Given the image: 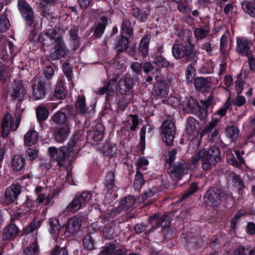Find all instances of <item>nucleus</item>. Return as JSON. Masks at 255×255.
<instances>
[{
	"mask_svg": "<svg viewBox=\"0 0 255 255\" xmlns=\"http://www.w3.org/2000/svg\"><path fill=\"white\" fill-rule=\"evenodd\" d=\"M194 49V46L189 43L175 42L172 46V53L176 59L185 58L188 61L196 62L198 59V52Z\"/></svg>",
	"mask_w": 255,
	"mask_h": 255,
	"instance_id": "1",
	"label": "nucleus"
},
{
	"mask_svg": "<svg viewBox=\"0 0 255 255\" xmlns=\"http://www.w3.org/2000/svg\"><path fill=\"white\" fill-rule=\"evenodd\" d=\"M67 116L62 111L56 112L51 118V124L53 128L71 126V121H76V113L72 106H67L64 109Z\"/></svg>",
	"mask_w": 255,
	"mask_h": 255,
	"instance_id": "2",
	"label": "nucleus"
},
{
	"mask_svg": "<svg viewBox=\"0 0 255 255\" xmlns=\"http://www.w3.org/2000/svg\"><path fill=\"white\" fill-rule=\"evenodd\" d=\"M63 147H61L58 150L55 147H50L48 148L49 155L53 160L56 161L57 165L60 167H63L65 169H72V164L73 162L71 155H69L68 151H65L64 156L60 155L61 149Z\"/></svg>",
	"mask_w": 255,
	"mask_h": 255,
	"instance_id": "3",
	"label": "nucleus"
},
{
	"mask_svg": "<svg viewBox=\"0 0 255 255\" xmlns=\"http://www.w3.org/2000/svg\"><path fill=\"white\" fill-rule=\"evenodd\" d=\"M81 134L80 131H76L69 141L66 147L61 149L60 155L64 156L65 151H68L69 155H71L73 162L76 158V155L81 150L84 145H82Z\"/></svg>",
	"mask_w": 255,
	"mask_h": 255,
	"instance_id": "4",
	"label": "nucleus"
},
{
	"mask_svg": "<svg viewBox=\"0 0 255 255\" xmlns=\"http://www.w3.org/2000/svg\"><path fill=\"white\" fill-rule=\"evenodd\" d=\"M183 111L187 114L197 115L200 120L204 119L208 115L206 108L201 106L198 103L193 100L190 101L187 99L183 102Z\"/></svg>",
	"mask_w": 255,
	"mask_h": 255,
	"instance_id": "5",
	"label": "nucleus"
},
{
	"mask_svg": "<svg viewBox=\"0 0 255 255\" xmlns=\"http://www.w3.org/2000/svg\"><path fill=\"white\" fill-rule=\"evenodd\" d=\"M91 197L90 193L87 191L77 194L66 208L67 212H75L85 207Z\"/></svg>",
	"mask_w": 255,
	"mask_h": 255,
	"instance_id": "6",
	"label": "nucleus"
},
{
	"mask_svg": "<svg viewBox=\"0 0 255 255\" xmlns=\"http://www.w3.org/2000/svg\"><path fill=\"white\" fill-rule=\"evenodd\" d=\"M222 197V191L220 189L211 187L205 192L203 201L207 206L215 207L220 204Z\"/></svg>",
	"mask_w": 255,
	"mask_h": 255,
	"instance_id": "7",
	"label": "nucleus"
},
{
	"mask_svg": "<svg viewBox=\"0 0 255 255\" xmlns=\"http://www.w3.org/2000/svg\"><path fill=\"white\" fill-rule=\"evenodd\" d=\"M134 83L133 78L126 74L118 82L117 90L122 95H130L133 92Z\"/></svg>",
	"mask_w": 255,
	"mask_h": 255,
	"instance_id": "8",
	"label": "nucleus"
},
{
	"mask_svg": "<svg viewBox=\"0 0 255 255\" xmlns=\"http://www.w3.org/2000/svg\"><path fill=\"white\" fill-rule=\"evenodd\" d=\"M162 140L168 145L172 144L176 131L174 123L170 120H167L163 123L161 127Z\"/></svg>",
	"mask_w": 255,
	"mask_h": 255,
	"instance_id": "9",
	"label": "nucleus"
},
{
	"mask_svg": "<svg viewBox=\"0 0 255 255\" xmlns=\"http://www.w3.org/2000/svg\"><path fill=\"white\" fill-rule=\"evenodd\" d=\"M20 118L16 117L14 120H12V116L9 114H6L1 124V133L3 137H6L9 134L10 130L15 131L19 126Z\"/></svg>",
	"mask_w": 255,
	"mask_h": 255,
	"instance_id": "10",
	"label": "nucleus"
},
{
	"mask_svg": "<svg viewBox=\"0 0 255 255\" xmlns=\"http://www.w3.org/2000/svg\"><path fill=\"white\" fill-rule=\"evenodd\" d=\"M167 167V174L171 179L175 182H178L184 174L186 164L184 162H177L172 165H169Z\"/></svg>",
	"mask_w": 255,
	"mask_h": 255,
	"instance_id": "11",
	"label": "nucleus"
},
{
	"mask_svg": "<svg viewBox=\"0 0 255 255\" xmlns=\"http://www.w3.org/2000/svg\"><path fill=\"white\" fill-rule=\"evenodd\" d=\"M96 228L102 230L104 236L108 239H112L116 236L115 227L106 218H100L95 223L93 224Z\"/></svg>",
	"mask_w": 255,
	"mask_h": 255,
	"instance_id": "12",
	"label": "nucleus"
},
{
	"mask_svg": "<svg viewBox=\"0 0 255 255\" xmlns=\"http://www.w3.org/2000/svg\"><path fill=\"white\" fill-rule=\"evenodd\" d=\"M17 6L27 25L31 26L34 22V12L30 5L25 0H18Z\"/></svg>",
	"mask_w": 255,
	"mask_h": 255,
	"instance_id": "13",
	"label": "nucleus"
},
{
	"mask_svg": "<svg viewBox=\"0 0 255 255\" xmlns=\"http://www.w3.org/2000/svg\"><path fill=\"white\" fill-rule=\"evenodd\" d=\"M236 43V50L238 54L244 56H249L251 54V48L253 45L252 39L244 36L237 37Z\"/></svg>",
	"mask_w": 255,
	"mask_h": 255,
	"instance_id": "14",
	"label": "nucleus"
},
{
	"mask_svg": "<svg viewBox=\"0 0 255 255\" xmlns=\"http://www.w3.org/2000/svg\"><path fill=\"white\" fill-rule=\"evenodd\" d=\"M69 50L62 37L56 39L54 50L50 53V58L53 60H58L65 57L68 53Z\"/></svg>",
	"mask_w": 255,
	"mask_h": 255,
	"instance_id": "15",
	"label": "nucleus"
},
{
	"mask_svg": "<svg viewBox=\"0 0 255 255\" xmlns=\"http://www.w3.org/2000/svg\"><path fill=\"white\" fill-rule=\"evenodd\" d=\"M168 85L163 80L156 81L153 87L152 95L157 99L165 98L168 94Z\"/></svg>",
	"mask_w": 255,
	"mask_h": 255,
	"instance_id": "16",
	"label": "nucleus"
},
{
	"mask_svg": "<svg viewBox=\"0 0 255 255\" xmlns=\"http://www.w3.org/2000/svg\"><path fill=\"white\" fill-rule=\"evenodd\" d=\"M134 202L135 199L132 196L126 197L121 201L117 207L112 209L110 213L111 216L114 217L124 210H128L133 206Z\"/></svg>",
	"mask_w": 255,
	"mask_h": 255,
	"instance_id": "17",
	"label": "nucleus"
},
{
	"mask_svg": "<svg viewBox=\"0 0 255 255\" xmlns=\"http://www.w3.org/2000/svg\"><path fill=\"white\" fill-rule=\"evenodd\" d=\"M19 232V228L15 224L11 223L3 229L1 238L3 240H12L18 236Z\"/></svg>",
	"mask_w": 255,
	"mask_h": 255,
	"instance_id": "18",
	"label": "nucleus"
},
{
	"mask_svg": "<svg viewBox=\"0 0 255 255\" xmlns=\"http://www.w3.org/2000/svg\"><path fill=\"white\" fill-rule=\"evenodd\" d=\"M26 93L24 86L21 83L18 82L13 85L10 91V95L13 99H17L20 101L23 99Z\"/></svg>",
	"mask_w": 255,
	"mask_h": 255,
	"instance_id": "19",
	"label": "nucleus"
},
{
	"mask_svg": "<svg viewBox=\"0 0 255 255\" xmlns=\"http://www.w3.org/2000/svg\"><path fill=\"white\" fill-rule=\"evenodd\" d=\"M163 52V46L162 45H159L156 48L153 63L157 66L161 67H167L169 66V62L162 56Z\"/></svg>",
	"mask_w": 255,
	"mask_h": 255,
	"instance_id": "20",
	"label": "nucleus"
},
{
	"mask_svg": "<svg viewBox=\"0 0 255 255\" xmlns=\"http://www.w3.org/2000/svg\"><path fill=\"white\" fill-rule=\"evenodd\" d=\"M21 187L19 185L12 184L5 192V200L7 203L13 202L20 194Z\"/></svg>",
	"mask_w": 255,
	"mask_h": 255,
	"instance_id": "21",
	"label": "nucleus"
},
{
	"mask_svg": "<svg viewBox=\"0 0 255 255\" xmlns=\"http://www.w3.org/2000/svg\"><path fill=\"white\" fill-rule=\"evenodd\" d=\"M46 82L39 80L32 85L33 95L37 100L42 99L46 95Z\"/></svg>",
	"mask_w": 255,
	"mask_h": 255,
	"instance_id": "22",
	"label": "nucleus"
},
{
	"mask_svg": "<svg viewBox=\"0 0 255 255\" xmlns=\"http://www.w3.org/2000/svg\"><path fill=\"white\" fill-rule=\"evenodd\" d=\"M118 77L115 76L110 79L104 87L100 88L98 92L99 95H103L107 93L106 99H109L110 96H113L115 92L114 85L117 81Z\"/></svg>",
	"mask_w": 255,
	"mask_h": 255,
	"instance_id": "23",
	"label": "nucleus"
},
{
	"mask_svg": "<svg viewBox=\"0 0 255 255\" xmlns=\"http://www.w3.org/2000/svg\"><path fill=\"white\" fill-rule=\"evenodd\" d=\"M194 83L197 91L205 92L210 88L211 79L209 77H197L195 79Z\"/></svg>",
	"mask_w": 255,
	"mask_h": 255,
	"instance_id": "24",
	"label": "nucleus"
},
{
	"mask_svg": "<svg viewBox=\"0 0 255 255\" xmlns=\"http://www.w3.org/2000/svg\"><path fill=\"white\" fill-rule=\"evenodd\" d=\"M187 134L190 136V138H194L198 134V128L199 123L198 121L193 117H189L186 123Z\"/></svg>",
	"mask_w": 255,
	"mask_h": 255,
	"instance_id": "25",
	"label": "nucleus"
},
{
	"mask_svg": "<svg viewBox=\"0 0 255 255\" xmlns=\"http://www.w3.org/2000/svg\"><path fill=\"white\" fill-rule=\"evenodd\" d=\"M82 219L77 216H73L70 218L68 221V224L66 226V230L67 232L74 234L77 232L81 227Z\"/></svg>",
	"mask_w": 255,
	"mask_h": 255,
	"instance_id": "26",
	"label": "nucleus"
},
{
	"mask_svg": "<svg viewBox=\"0 0 255 255\" xmlns=\"http://www.w3.org/2000/svg\"><path fill=\"white\" fill-rule=\"evenodd\" d=\"M108 18L106 17H102L100 21L94 24L91 28V31L94 32L95 36L97 38H100L103 34L107 23Z\"/></svg>",
	"mask_w": 255,
	"mask_h": 255,
	"instance_id": "27",
	"label": "nucleus"
},
{
	"mask_svg": "<svg viewBox=\"0 0 255 255\" xmlns=\"http://www.w3.org/2000/svg\"><path fill=\"white\" fill-rule=\"evenodd\" d=\"M148 221L151 224L155 222L157 227L161 226L164 228L168 227L170 223V217L167 215H163L160 217L155 215L150 217L149 218Z\"/></svg>",
	"mask_w": 255,
	"mask_h": 255,
	"instance_id": "28",
	"label": "nucleus"
},
{
	"mask_svg": "<svg viewBox=\"0 0 255 255\" xmlns=\"http://www.w3.org/2000/svg\"><path fill=\"white\" fill-rule=\"evenodd\" d=\"M70 126H65L62 127L55 128V139L59 142H62L66 140L70 132Z\"/></svg>",
	"mask_w": 255,
	"mask_h": 255,
	"instance_id": "29",
	"label": "nucleus"
},
{
	"mask_svg": "<svg viewBox=\"0 0 255 255\" xmlns=\"http://www.w3.org/2000/svg\"><path fill=\"white\" fill-rule=\"evenodd\" d=\"M11 167L16 171L22 170L25 166V159L20 155H15L10 161Z\"/></svg>",
	"mask_w": 255,
	"mask_h": 255,
	"instance_id": "30",
	"label": "nucleus"
},
{
	"mask_svg": "<svg viewBox=\"0 0 255 255\" xmlns=\"http://www.w3.org/2000/svg\"><path fill=\"white\" fill-rule=\"evenodd\" d=\"M125 130L128 131H135L137 128L139 124L138 116L136 115H130V118L128 119L125 123Z\"/></svg>",
	"mask_w": 255,
	"mask_h": 255,
	"instance_id": "31",
	"label": "nucleus"
},
{
	"mask_svg": "<svg viewBox=\"0 0 255 255\" xmlns=\"http://www.w3.org/2000/svg\"><path fill=\"white\" fill-rule=\"evenodd\" d=\"M93 128V138L95 141L102 140L104 137V132L105 131V127L103 124L97 123L95 124Z\"/></svg>",
	"mask_w": 255,
	"mask_h": 255,
	"instance_id": "32",
	"label": "nucleus"
},
{
	"mask_svg": "<svg viewBox=\"0 0 255 255\" xmlns=\"http://www.w3.org/2000/svg\"><path fill=\"white\" fill-rule=\"evenodd\" d=\"M129 38V37H127V36L121 35V37L117 39L115 44V48L118 53L123 52L128 47Z\"/></svg>",
	"mask_w": 255,
	"mask_h": 255,
	"instance_id": "33",
	"label": "nucleus"
},
{
	"mask_svg": "<svg viewBox=\"0 0 255 255\" xmlns=\"http://www.w3.org/2000/svg\"><path fill=\"white\" fill-rule=\"evenodd\" d=\"M75 107L78 114L84 115L87 113L88 108L86 105L85 97L84 96H78L75 103Z\"/></svg>",
	"mask_w": 255,
	"mask_h": 255,
	"instance_id": "34",
	"label": "nucleus"
},
{
	"mask_svg": "<svg viewBox=\"0 0 255 255\" xmlns=\"http://www.w3.org/2000/svg\"><path fill=\"white\" fill-rule=\"evenodd\" d=\"M132 33L133 30L130 21L128 18H124L121 27V35L130 37Z\"/></svg>",
	"mask_w": 255,
	"mask_h": 255,
	"instance_id": "35",
	"label": "nucleus"
},
{
	"mask_svg": "<svg viewBox=\"0 0 255 255\" xmlns=\"http://www.w3.org/2000/svg\"><path fill=\"white\" fill-rule=\"evenodd\" d=\"M218 161L204 153L202 158V167L204 170H209L216 164Z\"/></svg>",
	"mask_w": 255,
	"mask_h": 255,
	"instance_id": "36",
	"label": "nucleus"
},
{
	"mask_svg": "<svg viewBox=\"0 0 255 255\" xmlns=\"http://www.w3.org/2000/svg\"><path fill=\"white\" fill-rule=\"evenodd\" d=\"M38 138V134L36 131H29L24 135V144L27 146H31L37 142Z\"/></svg>",
	"mask_w": 255,
	"mask_h": 255,
	"instance_id": "37",
	"label": "nucleus"
},
{
	"mask_svg": "<svg viewBox=\"0 0 255 255\" xmlns=\"http://www.w3.org/2000/svg\"><path fill=\"white\" fill-rule=\"evenodd\" d=\"M255 251L249 246L240 245L234 251L233 255H255Z\"/></svg>",
	"mask_w": 255,
	"mask_h": 255,
	"instance_id": "38",
	"label": "nucleus"
},
{
	"mask_svg": "<svg viewBox=\"0 0 255 255\" xmlns=\"http://www.w3.org/2000/svg\"><path fill=\"white\" fill-rule=\"evenodd\" d=\"M36 116L37 121L41 123L47 119L49 111L45 107L39 106L36 109Z\"/></svg>",
	"mask_w": 255,
	"mask_h": 255,
	"instance_id": "39",
	"label": "nucleus"
},
{
	"mask_svg": "<svg viewBox=\"0 0 255 255\" xmlns=\"http://www.w3.org/2000/svg\"><path fill=\"white\" fill-rule=\"evenodd\" d=\"M204 152V153L208 155L209 157L210 156L212 158L216 159L217 161H219L221 157V153L219 148L215 145H213L211 146L210 149L208 150L203 149H202Z\"/></svg>",
	"mask_w": 255,
	"mask_h": 255,
	"instance_id": "40",
	"label": "nucleus"
},
{
	"mask_svg": "<svg viewBox=\"0 0 255 255\" xmlns=\"http://www.w3.org/2000/svg\"><path fill=\"white\" fill-rule=\"evenodd\" d=\"M39 248L36 240L23 250V255H39Z\"/></svg>",
	"mask_w": 255,
	"mask_h": 255,
	"instance_id": "41",
	"label": "nucleus"
},
{
	"mask_svg": "<svg viewBox=\"0 0 255 255\" xmlns=\"http://www.w3.org/2000/svg\"><path fill=\"white\" fill-rule=\"evenodd\" d=\"M226 135L228 138L231 139L232 141H235L237 140L239 134L240 129L236 126H231L226 128Z\"/></svg>",
	"mask_w": 255,
	"mask_h": 255,
	"instance_id": "42",
	"label": "nucleus"
},
{
	"mask_svg": "<svg viewBox=\"0 0 255 255\" xmlns=\"http://www.w3.org/2000/svg\"><path fill=\"white\" fill-rule=\"evenodd\" d=\"M242 7L246 13L252 17H255V6L252 1L245 0L242 2Z\"/></svg>",
	"mask_w": 255,
	"mask_h": 255,
	"instance_id": "43",
	"label": "nucleus"
},
{
	"mask_svg": "<svg viewBox=\"0 0 255 255\" xmlns=\"http://www.w3.org/2000/svg\"><path fill=\"white\" fill-rule=\"evenodd\" d=\"M149 42V37L148 35H145L141 39L138 50L141 52L143 56L147 55L148 52V46Z\"/></svg>",
	"mask_w": 255,
	"mask_h": 255,
	"instance_id": "44",
	"label": "nucleus"
},
{
	"mask_svg": "<svg viewBox=\"0 0 255 255\" xmlns=\"http://www.w3.org/2000/svg\"><path fill=\"white\" fill-rule=\"evenodd\" d=\"M210 32V29L208 25H205L203 27L196 28L194 30V34L197 38L202 39L207 37Z\"/></svg>",
	"mask_w": 255,
	"mask_h": 255,
	"instance_id": "45",
	"label": "nucleus"
},
{
	"mask_svg": "<svg viewBox=\"0 0 255 255\" xmlns=\"http://www.w3.org/2000/svg\"><path fill=\"white\" fill-rule=\"evenodd\" d=\"M84 248L87 250H92L95 248V242L92 236L88 234L82 239Z\"/></svg>",
	"mask_w": 255,
	"mask_h": 255,
	"instance_id": "46",
	"label": "nucleus"
},
{
	"mask_svg": "<svg viewBox=\"0 0 255 255\" xmlns=\"http://www.w3.org/2000/svg\"><path fill=\"white\" fill-rule=\"evenodd\" d=\"M78 32V27L76 26L71 27L69 31L70 39L73 42V45L75 48H77L79 46V40L77 35Z\"/></svg>",
	"mask_w": 255,
	"mask_h": 255,
	"instance_id": "47",
	"label": "nucleus"
},
{
	"mask_svg": "<svg viewBox=\"0 0 255 255\" xmlns=\"http://www.w3.org/2000/svg\"><path fill=\"white\" fill-rule=\"evenodd\" d=\"M66 90L61 82L55 89L53 96L57 99H63L66 96Z\"/></svg>",
	"mask_w": 255,
	"mask_h": 255,
	"instance_id": "48",
	"label": "nucleus"
},
{
	"mask_svg": "<svg viewBox=\"0 0 255 255\" xmlns=\"http://www.w3.org/2000/svg\"><path fill=\"white\" fill-rule=\"evenodd\" d=\"M10 22L5 14L0 15V32H4L10 27Z\"/></svg>",
	"mask_w": 255,
	"mask_h": 255,
	"instance_id": "49",
	"label": "nucleus"
},
{
	"mask_svg": "<svg viewBox=\"0 0 255 255\" xmlns=\"http://www.w3.org/2000/svg\"><path fill=\"white\" fill-rule=\"evenodd\" d=\"M116 250L115 245L113 243H107L102 247L101 251L98 255H111Z\"/></svg>",
	"mask_w": 255,
	"mask_h": 255,
	"instance_id": "50",
	"label": "nucleus"
},
{
	"mask_svg": "<svg viewBox=\"0 0 255 255\" xmlns=\"http://www.w3.org/2000/svg\"><path fill=\"white\" fill-rule=\"evenodd\" d=\"M144 183V180L142 174L139 171H136V174L133 182V187L137 190L141 189L142 185Z\"/></svg>",
	"mask_w": 255,
	"mask_h": 255,
	"instance_id": "51",
	"label": "nucleus"
},
{
	"mask_svg": "<svg viewBox=\"0 0 255 255\" xmlns=\"http://www.w3.org/2000/svg\"><path fill=\"white\" fill-rule=\"evenodd\" d=\"M41 224V220L37 219L33 220L31 223L24 229V234H28L33 232L34 230L40 227Z\"/></svg>",
	"mask_w": 255,
	"mask_h": 255,
	"instance_id": "52",
	"label": "nucleus"
},
{
	"mask_svg": "<svg viewBox=\"0 0 255 255\" xmlns=\"http://www.w3.org/2000/svg\"><path fill=\"white\" fill-rule=\"evenodd\" d=\"M49 225L51 234L56 237L58 235L61 227L58 221L55 219H51L49 221Z\"/></svg>",
	"mask_w": 255,
	"mask_h": 255,
	"instance_id": "53",
	"label": "nucleus"
},
{
	"mask_svg": "<svg viewBox=\"0 0 255 255\" xmlns=\"http://www.w3.org/2000/svg\"><path fill=\"white\" fill-rule=\"evenodd\" d=\"M132 15L140 20L142 22H144L147 18V15L145 12H142L141 10L137 7H134L132 9Z\"/></svg>",
	"mask_w": 255,
	"mask_h": 255,
	"instance_id": "54",
	"label": "nucleus"
},
{
	"mask_svg": "<svg viewBox=\"0 0 255 255\" xmlns=\"http://www.w3.org/2000/svg\"><path fill=\"white\" fill-rule=\"evenodd\" d=\"M192 62V64L191 63L187 66L186 70V78L190 81H191L194 78L196 74V69L193 66L196 62Z\"/></svg>",
	"mask_w": 255,
	"mask_h": 255,
	"instance_id": "55",
	"label": "nucleus"
},
{
	"mask_svg": "<svg viewBox=\"0 0 255 255\" xmlns=\"http://www.w3.org/2000/svg\"><path fill=\"white\" fill-rule=\"evenodd\" d=\"M107 180L105 182V186L108 190H111L115 186L114 175L113 172H110L107 174Z\"/></svg>",
	"mask_w": 255,
	"mask_h": 255,
	"instance_id": "56",
	"label": "nucleus"
},
{
	"mask_svg": "<svg viewBox=\"0 0 255 255\" xmlns=\"http://www.w3.org/2000/svg\"><path fill=\"white\" fill-rule=\"evenodd\" d=\"M226 160L229 164L237 168H240V164L243 162L241 159L239 161H237L236 157L232 153H228L227 154Z\"/></svg>",
	"mask_w": 255,
	"mask_h": 255,
	"instance_id": "57",
	"label": "nucleus"
},
{
	"mask_svg": "<svg viewBox=\"0 0 255 255\" xmlns=\"http://www.w3.org/2000/svg\"><path fill=\"white\" fill-rule=\"evenodd\" d=\"M228 38L226 35L223 34L220 39V49L222 54H224L227 51Z\"/></svg>",
	"mask_w": 255,
	"mask_h": 255,
	"instance_id": "58",
	"label": "nucleus"
},
{
	"mask_svg": "<svg viewBox=\"0 0 255 255\" xmlns=\"http://www.w3.org/2000/svg\"><path fill=\"white\" fill-rule=\"evenodd\" d=\"M203 155L204 152L202 150H199L198 152L194 154L192 156L191 159L190 161V164L194 166L196 165L200 160L202 161V158H203Z\"/></svg>",
	"mask_w": 255,
	"mask_h": 255,
	"instance_id": "59",
	"label": "nucleus"
},
{
	"mask_svg": "<svg viewBox=\"0 0 255 255\" xmlns=\"http://www.w3.org/2000/svg\"><path fill=\"white\" fill-rule=\"evenodd\" d=\"M57 33V28H48L46 30L45 32V35L46 36L47 38H49L50 40H54L56 42V39L57 38H59L60 37H56V35Z\"/></svg>",
	"mask_w": 255,
	"mask_h": 255,
	"instance_id": "60",
	"label": "nucleus"
},
{
	"mask_svg": "<svg viewBox=\"0 0 255 255\" xmlns=\"http://www.w3.org/2000/svg\"><path fill=\"white\" fill-rule=\"evenodd\" d=\"M231 106V102L230 98H228L223 106L217 112V114L221 117L225 116Z\"/></svg>",
	"mask_w": 255,
	"mask_h": 255,
	"instance_id": "61",
	"label": "nucleus"
},
{
	"mask_svg": "<svg viewBox=\"0 0 255 255\" xmlns=\"http://www.w3.org/2000/svg\"><path fill=\"white\" fill-rule=\"evenodd\" d=\"M148 160L144 157L139 158L138 161L136 163V171L140 172L141 170H144L145 168L143 167L148 165Z\"/></svg>",
	"mask_w": 255,
	"mask_h": 255,
	"instance_id": "62",
	"label": "nucleus"
},
{
	"mask_svg": "<svg viewBox=\"0 0 255 255\" xmlns=\"http://www.w3.org/2000/svg\"><path fill=\"white\" fill-rule=\"evenodd\" d=\"M177 9L180 12L184 14L188 13L191 11L188 4L183 1L178 4Z\"/></svg>",
	"mask_w": 255,
	"mask_h": 255,
	"instance_id": "63",
	"label": "nucleus"
},
{
	"mask_svg": "<svg viewBox=\"0 0 255 255\" xmlns=\"http://www.w3.org/2000/svg\"><path fill=\"white\" fill-rule=\"evenodd\" d=\"M51 255H68L66 250L56 246L50 253Z\"/></svg>",
	"mask_w": 255,
	"mask_h": 255,
	"instance_id": "64",
	"label": "nucleus"
}]
</instances>
